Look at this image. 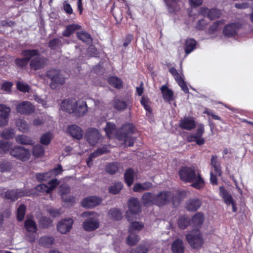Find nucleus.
Masks as SVG:
<instances>
[{"instance_id":"1","label":"nucleus","mask_w":253,"mask_h":253,"mask_svg":"<svg viewBox=\"0 0 253 253\" xmlns=\"http://www.w3.org/2000/svg\"><path fill=\"white\" fill-rule=\"evenodd\" d=\"M104 130L109 138L115 135L119 140L124 141L126 146L131 147L134 144V138L131 135L134 133L135 126L132 124H125L117 130L115 124L107 122Z\"/></svg>"},{"instance_id":"2","label":"nucleus","mask_w":253,"mask_h":253,"mask_svg":"<svg viewBox=\"0 0 253 253\" xmlns=\"http://www.w3.org/2000/svg\"><path fill=\"white\" fill-rule=\"evenodd\" d=\"M179 175L181 180L191 183V186L196 189H202L205 185L203 179L194 168H181L179 170Z\"/></svg>"},{"instance_id":"3","label":"nucleus","mask_w":253,"mask_h":253,"mask_svg":"<svg viewBox=\"0 0 253 253\" xmlns=\"http://www.w3.org/2000/svg\"><path fill=\"white\" fill-rule=\"evenodd\" d=\"M83 216L87 218L83 223V227L85 231H93L99 228L100 222L98 218V214L93 211H84Z\"/></svg>"},{"instance_id":"4","label":"nucleus","mask_w":253,"mask_h":253,"mask_svg":"<svg viewBox=\"0 0 253 253\" xmlns=\"http://www.w3.org/2000/svg\"><path fill=\"white\" fill-rule=\"evenodd\" d=\"M187 242L193 249H199L204 243L203 234L198 230H193L186 236Z\"/></svg>"},{"instance_id":"5","label":"nucleus","mask_w":253,"mask_h":253,"mask_svg":"<svg viewBox=\"0 0 253 253\" xmlns=\"http://www.w3.org/2000/svg\"><path fill=\"white\" fill-rule=\"evenodd\" d=\"M46 76L51 80L50 86L52 89H55L59 85L63 84L65 82V78L61 75L59 70L51 69L46 71Z\"/></svg>"},{"instance_id":"6","label":"nucleus","mask_w":253,"mask_h":253,"mask_svg":"<svg viewBox=\"0 0 253 253\" xmlns=\"http://www.w3.org/2000/svg\"><path fill=\"white\" fill-rule=\"evenodd\" d=\"M128 211L126 212V217L128 221L133 220L131 216L136 215L141 212V207L139 201L137 198L131 197L127 203Z\"/></svg>"},{"instance_id":"7","label":"nucleus","mask_w":253,"mask_h":253,"mask_svg":"<svg viewBox=\"0 0 253 253\" xmlns=\"http://www.w3.org/2000/svg\"><path fill=\"white\" fill-rule=\"evenodd\" d=\"M10 154L22 162L28 161L31 156L29 150L22 146H16L11 149Z\"/></svg>"},{"instance_id":"8","label":"nucleus","mask_w":253,"mask_h":253,"mask_svg":"<svg viewBox=\"0 0 253 253\" xmlns=\"http://www.w3.org/2000/svg\"><path fill=\"white\" fill-rule=\"evenodd\" d=\"M17 113L24 115H30L36 110L35 106L30 101H23L16 106Z\"/></svg>"},{"instance_id":"9","label":"nucleus","mask_w":253,"mask_h":253,"mask_svg":"<svg viewBox=\"0 0 253 253\" xmlns=\"http://www.w3.org/2000/svg\"><path fill=\"white\" fill-rule=\"evenodd\" d=\"M197 127L196 133L188 136L187 139L189 142L196 141L198 145H201L205 142V139L202 137L205 132L204 126L200 124L198 125Z\"/></svg>"},{"instance_id":"10","label":"nucleus","mask_w":253,"mask_h":253,"mask_svg":"<svg viewBox=\"0 0 253 253\" xmlns=\"http://www.w3.org/2000/svg\"><path fill=\"white\" fill-rule=\"evenodd\" d=\"M100 137L99 131L95 128H88L85 134L86 140L91 146H95L98 142Z\"/></svg>"},{"instance_id":"11","label":"nucleus","mask_w":253,"mask_h":253,"mask_svg":"<svg viewBox=\"0 0 253 253\" xmlns=\"http://www.w3.org/2000/svg\"><path fill=\"white\" fill-rule=\"evenodd\" d=\"M170 201H172L174 205L179 204V199L174 197L170 192H163L159 193V206L169 203Z\"/></svg>"},{"instance_id":"12","label":"nucleus","mask_w":253,"mask_h":253,"mask_svg":"<svg viewBox=\"0 0 253 253\" xmlns=\"http://www.w3.org/2000/svg\"><path fill=\"white\" fill-rule=\"evenodd\" d=\"M198 13L204 17L207 16L211 20L219 18L221 15L220 11L216 8L209 9L206 7H201Z\"/></svg>"},{"instance_id":"13","label":"nucleus","mask_w":253,"mask_h":253,"mask_svg":"<svg viewBox=\"0 0 253 253\" xmlns=\"http://www.w3.org/2000/svg\"><path fill=\"white\" fill-rule=\"evenodd\" d=\"M102 200L97 196H88L84 198L81 202L82 207L87 209H92L101 204Z\"/></svg>"},{"instance_id":"14","label":"nucleus","mask_w":253,"mask_h":253,"mask_svg":"<svg viewBox=\"0 0 253 253\" xmlns=\"http://www.w3.org/2000/svg\"><path fill=\"white\" fill-rule=\"evenodd\" d=\"M77 101L74 98L64 100L61 104V108L63 111L69 113H73L76 110V105Z\"/></svg>"},{"instance_id":"15","label":"nucleus","mask_w":253,"mask_h":253,"mask_svg":"<svg viewBox=\"0 0 253 253\" xmlns=\"http://www.w3.org/2000/svg\"><path fill=\"white\" fill-rule=\"evenodd\" d=\"M73 224V220L71 218L62 219L57 224V230L61 234H66L70 231Z\"/></svg>"},{"instance_id":"16","label":"nucleus","mask_w":253,"mask_h":253,"mask_svg":"<svg viewBox=\"0 0 253 253\" xmlns=\"http://www.w3.org/2000/svg\"><path fill=\"white\" fill-rule=\"evenodd\" d=\"M10 110L9 107L4 104H0V127L7 125Z\"/></svg>"},{"instance_id":"17","label":"nucleus","mask_w":253,"mask_h":253,"mask_svg":"<svg viewBox=\"0 0 253 253\" xmlns=\"http://www.w3.org/2000/svg\"><path fill=\"white\" fill-rule=\"evenodd\" d=\"M45 62L44 58L36 57L31 60L29 65L31 69L37 71L43 68L45 66Z\"/></svg>"},{"instance_id":"18","label":"nucleus","mask_w":253,"mask_h":253,"mask_svg":"<svg viewBox=\"0 0 253 253\" xmlns=\"http://www.w3.org/2000/svg\"><path fill=\"white\" fill-rule=\"evenodd\" d=\"M196 126V123L192 117H184L179 122V126L188 130L194 129Z\"/></svg>"},{"instance_id":"19","label":"nucleus","mask_w":253,"mask_h":253,"mask_svg":"<svg viewBox=\"0 0 253 253\" xmlns=\"http://www.w3.org/2000/svg\"><path fill=\"white\" fill-rule=\"evenodd\" d=\"M68 132L73 137L80 140L83 136V131L82 128L76 125L69 126L67 128Z\"/></svg>"},{"instance_id":"20","label":"nucleus","mask_w":253,"mask_h":253,"mask_svg":"<svg viewBox=\"0 0 253 253\" xmlns=\"http://www.w3.org/2000/svg\"><path fill=\"white\" fill-rule=\"evenodd\" d=\"M163 99L166 102L169 103L174 100L175 97L173 91L167 85L162 86L160 88Z\"/></svg>"},{"instance_id":"21","label":"nucleus","mask_w":253,"mask_h":253,"mask_svg":"<svg viewBox=\"0 0 253 253\" xmlns=\"http://www.w3.org/2000/svg\"><path fill=\"white\" fill-rule=\"evenodd\" d=\"M158 194L154 195L150 192L145 193L142 197V202L144 205H158Z\"/></svg>"},{"instance_id":"22","label":"nucleus","mask_w":253,"mask_h":253,"mask_svg":"<svg viewBox=\"0 0 253 253\" xmlns=\"http://www.w3.org/2000/svg\"><path fill=\"white\" fill-rule=\"evenodd\" d=\"M23 196L22 192L18 189L8 190L4 193V198L7 200H10L11 201L17 200L19 197Z\"/></svg>"},{"instance_id":"23","label":"nucleus","mask_w":253,"mask_h":253,"mask_svg":"<svg viewBox=\"0 0 253 253\" xmlns=\"http://www.w3.org/2000/svg\"><path fill=\"white\" fill-rule=\"evenodd\" d=\"M21 55L29 62L33 57L39 56L40 52L39 50L37 49H27L23 50L21 52Z\"/></svg>"},{"instance_id":"24","label":"nucleus","mask_w":253,"mask_h":253,"mask_svg":"<svg viewBox=\"0 0 253 253\" xmlns=\"http://www.w3.org/2000/svg\"><path fill=\"white\" fill-rule=\"evenodd\" d=\"M238 29L239 27L237 24H230L225 27L223 32L225 36L230 37L235 36Z\"/></svg>"},{"instance_id":"25","label":"nucleus","mask_w":253,"mask_h":253,"mask_svg":"<svg viewBox=\"0 0 253 253\" xmlns=\"http://www.w3.org/2000/svg\"><path fill=\"white\" fill-rule=\"evenodd\" d=\"M81 26L77 24H72L67 25L65 29L62 33L63 36L65 37H69L77 30L81 29Z\"/></svg>"},{"instance_id":"26","label":"nucleus","mask_w":253,"mask_h":253,"mask_svg":"<svg viewBox=\"0 0 253 253\" xmlns=\"http://www.w3.org/2000/svg\"><path fill=\"white\" fill-rule=\"evenodd\" d=\"M219 195L223 199L224 202L226 205H229L234 202L231 194L223 187L219 188Z\"/></svg>"},{"instance_id":"27","label":"nucleus","mask_w":253,"mask_h":253,"mask_svg":"<svg viewBox=\"0 0 253 253\" xmlns=\"http://www.w3.org/2000/svg\"><path fill=\"white\" fill-rule=\"evenodd\" d=\"M125 181L127 185L130 187L133 183L134 179V172L132 169H127L124 173Z\"/></svg>"},{"instance_id":"28","label":"nucleus","mask_w":253,"mask_h":253,"mask_svg":"<svg viewBox=\"0 0 253 253\" xmlns=\"http://www.w3.org/2000/svg\"><path fill=\"white\" fill-rule=\"evenodd\" d=\"M171 250L173 253H183L184 250L183 241L180 239L174 241L171 245Z\"/></svg>"},{"instance_id":"29","label":"nucleus","mask_w":253,"mask_h":253,"mask_svg":"<svg viewBox=\"0 0 253 253\" xmlns=\"http://www.w3.org/2000/svg\"><path fill=\"white\" fill-rule=\"evenodd\" d=\"M196 41L194 39H188L184 44V50L186 55L192 52L195 48Z\"/></svg>"},{"instance_id":"30","label":"nucleus","mask_w":253,"mask_h":253,"mask_svg":"<svg viewBox=\"0 0 253 253\" xmlns=\"http://www.w3.org/2000/svg\"><path fill=\"white\" fill-rule=\"evenodd\" d=\"M152 185V183L149 182H146L143 183H137L134 184L133 187V191L135 192H141L149 190L151 188Z\"/></svg>"},{"instance_id":"31","label":"nucleus","mask_w":253,"mask_h":253,"mask_svg":"<svg viewBox=\"0 0 253 253\" xmlns=\"http://www.w3.org/2000/svg\"><path fill=\"white\" fill-rule=\"evenodd\" d=\"M211 164L214 169V172L216 175H220L221 173L220 163L216 155H212L211 157Z\"/></svg>"},{"instance_id":"32","label":"nucleus","mask_w":253,"mask_h":253,"mask_svg":"<svg viewBox=\"0 0 253 253\" xmlns=\"http://www.w3.org/2000/svg\"><path fill=\"white\" fill-rule=\"evenodd\" d=\"M24 227L29 232L36 233L38 230L36 223L32 219H27L25 221Z\"/></svg>"},{"instance_id":"33","label":"nucleus","mask_w":253,"mask_h":253,"mask_svg":"<svg viewBox=\"0 0 253 253\" xmlns=\"http://www.w3.org/2000/svg\"><path fill=\"white\" fill-rule=\"evenodd\" d=\"M201 204V203L198 199H190L187 203L186 208L189 211H195L200 207Z\"/></svg>"},{"instance_id":"34","label":"nucleus","mask_w":253,"mask_h":253,"mask_svg":"<svg viewBox=\"0 0 253 253\" xmlns=\"http://www.w3.org/2000/svg\"><path fill=\"white\" fill-rule=\"evenodd\" d=\"M87 111V106L85 101H82V103L78 106V104L76 105V110L74 112L76 115L79 117H81L84 115Z\"/></svg>"},{"instance_id":"35","label":"nucleus","mask_w":253,"mask_h":253,"mask_svg":"<svg viewBox=\"0 0 253 253\" xmlns=\"http://www.w3.org/2000/svg\"><path fill=\"white\" fill-rule=\"evenodd\" d=\"M113 106L114 109L120 111H123L127 108V104L124 100L115 99L113 102Z\"/></svg>"},{"instance_id":"36","label":"nucleus","mask_w":253,"mask_h":253,"mask_svg":"<svg viewBox=\"0 0 253 253\" xmlns=\"http://www.w3.org/2000/svg\"><path fill=\"white\" fill-rule=\"evenodd\" d=\"M108 215L110 217L114 220L119 221L122 219V213L117 208L111 209L108 211Z\"/></svg>"},{"instance_id":"37","label":"nucleus","mask_w":253,"mask_h":253,"mask_svg":"<svg viewBox=\"0 0 253 253\" xmlns=\"http://www.w3.org/2000/svg\"><path fill=\"white\" fill-rule=\"evenodd\" d=\"M16 140L18 143L22 145H33L34 142L30 137L25 135H19L16 137Z\"/></svg>"},{"instance_id":"38","label":"nucleus","mask_w":253,"mask_h":253,"mask_svg":"<svg viewBox=\"0 0 253 253\" xmlns=\"http://www.w3.org/2000/svg\"><path fill=\"white\" fill-rule=\"evenodd\" d=\"M54 239L52 236H43L40 238V244L45 248H50L53 244Z\"/></svg>"},{"instance_id":"39","label":"nucleus","mask_w":253,"mask_h":253,"mask_svg":"<svg viewBox=\"0 0 253 253\" xmlns=\"http://www.w3.org/2000/svg\"><path fill=\"white\" fill-rule=\"evenodd\" d=\"M120 167V164L117 162H112L108 164L105 167L106 171L110 174H115L119 169Z\"/></svg>"},{"instance_id":"40","label":"nucleus","mask_w":253,"mask_h":253,"mask_svg":"<svg viewBox=\"0 0 253 253\" xmlns=\"http://www.w3.org/2000/svg\"><path fill=\"white\" fill-rule=\"evenodd\" d=\"M109 84L117 89H121L123 87V82L122 80L117 77H111L108 78Z\"/></svg>"},{"instance_id":"41","label":"nucleus","mask_w":253,"mask_h":253,"mask_svg":"<svg viewBox=\"0 0 253 253\" xmlns=\"http://www.w3.org/2000/svg\"><path fill=\"white\" fill-rule=\"evenodd\" d=\"M204 214L201 212L196 213L192 217L191 223L195 226H200L204 220Z\"/></svg>"},{"instance_id":"42","label":"nucleus","mask_w":253,"mask_h":253,"mask_svg":"<svg viewBox=\"0 0 253 253\" xmlns=\"http://www.w3.org/2000/svg\"><path fill=\"white\" fill-rule=\"evenodd\" d=\"M140 104L150 114L152 113V109L151 107V102L147 96H143L140 100Z\"/></svg>"},{"instance_id":"43","label":"nucleus","mask_w":253,"mask_h":253,"mask_svg":"<svg viewBox=\"0 0 253 253\" xmlns=\"http://www.w3.org/2000/svg\"><path fill=\"white\" fill-rule=\"evenodd\" d=\"M129 235L126 239L127 244L131 246H134L139 241V236L134 232L129 233Z\"/></svg>"},{"instance_id":"44","label":"nucleus","mask_w":253,"mask_h":253,"mask_svg":"<svg viewBox=\"0 0 253 253\" xmlns=\"http://www.w3.org/2000/svg\"><path fill=\"white\" fill-rule=\"evenodd\" d=\"M32 154L36 157H42L44 154V148L41 145H35L33 148Z\"/></svg>"},{"instance_id":"45","label":"nucleus","mask_w":253,"mask_h":253,"mask_svg":"<svg viewBox=\"0 0 253 253\" xmlns=\"http://www.w3.org/2000/svg\"><path fill=\"white\" fill-rule=\"evenodd\" d=\"M16 126L18 129L22 132H27L29 130V126L28 124L23 119H18L16 121Z\"/></svg>"},{"instance_id":"46","label":"nucleus","mask_w":253,"mask_h":253,"mask_svg":"<svg viewBox=\"0 0 253 253\" xmlns=\"http://www.w3.org/2000/svg\"><path fill=\"white\" fill-rule=\"evenodd\" d=\"M173 77L182 90L185 93H188L189 91L188 88L181 75L178 73Z\"/></svg>"},{"instance_id":"47","label":"nucleus","mask_w":253,"mask_h":253,"mask_svg":"<svg viewBox=\"0 0 253 253\" xmlns=\"http://www.w3.org/2000/svg\"><path fill=\"white\" fill-rule=\"evenodd\" d=\"M143 227V224L138 221L132 222L129 227L128 232L135 233L136 231H139L141 230Z\"/></svg>"},{"instance_id":"48","label":"nucleus","mask_w":253,"mask_h":253,"mask_svg":"<svg viewBox=\"0 0 253 253\" xmlns=\"http://www.w3.org/2000/svg\"><path fill=\"white\" fill-rule=\"evenodd\" d=\"M26 207L24 204L20 205L17 211V219L18 221H22L25 215Z\"/></svg>"},{"instance_id":"49","label":"nucleus","mask_w":253,"mask_h":253,"mask_svg":"<svg viewBox=\"0 0 253 253\" xmlns=\"http://www.w3.org/2000/svg\"><path fill=\"white\" fill-rule=\"evenodd\" d=\"M11 144L8 141L0 140V154H4L11 150Z\"/></svg>"},{"instance_id":"50","label":"nucleus","mask_w":253,"mask_h":253,"mask_svg":"<svg viewBox=\"0 0 253 253\" xmlns=\"http://www.w3.org/2000/svg\"><path fill=\"white\" fill-rule=\"evenodd\" d=\"M39 222L42 228H47L52 225V220L49 217L42 216L40 219Z\"/></svg>"},{"instance_id":"51","label":"nucleus","mask_w":253,"mask_h":253,"mask_svg":"<svg viewBox=\"0 0 253 253\" xmlns=\"http://www.w3.org/2000/svg\"><path fill=\"white\" fill-rule=\"evenodd\" d=\"M29 62L25 58H16L14 60V63L16 67L18 68L23 69L25 68Z\"/></svg>"},{"instance_id":"52","label":"nucleus","mask_w":253,"mask_h":253,"mask_svg":"<svg viewBox=\"0 0 253 253\" xmlns=\"http://www.w3.org/2000/svg\"><path fill=\"white\" fill-rule=\"evenodd\" d=\"M123 188V184L121 182H117L110 186L109 189V191L110 193L117 194L120 192Z\"/></svg>"},{"instance_id":"53","label":"nucleus","mask_w":253,"mask_h":253,"mask_svg":"<svg viewBox=\"0 0 253 253\" xmlns=\"http://www.w3.org/2000/svg\"><path fill=\"white\" fill-rule=\"evenodd\" d=\"M77 37L79 40L85 42H88L90 40H91L90 35L87 32L84 31H81L80 32H78L77 33Z\"/></svg>"},{"instance_id":"54","label":"nucleus","mask_w":253,"mask_h":253,"mask_svg":"<svg viewBox=\"0 0 253 253\" xmlns=\"http://www.w3.org/2000/svg\"><path fill=\"white\" fill-rule=\"evenodd\" d=\"M52 139L51 133L49 132L42 134L40 139V142L44 145H48Z\"/></svg>"},{"instance_id":"55","label":"nucleus","mask_w":253,"mask_h":253,"mask_svg":"<svg viewBox=\"0 0 253 253\" xmlns=\"http://www.w3.org/2000/svg\"><path fill=\"white\" fill-rule=\"evenodd\" d=\"M15 134L13 129L4 130L0 134V136L5 139H10L14 137Z\"/></svg>"},{"instance_id":"56","label":"nucleus","mask_w":253,"mask_h":253,"mask_svg":"<svg viewBox=\"0 0 253 253\" xmlns=\"http://www.w3.org/2000/svg\"><path fill=\"white\" fill-rule=\"evenodd\" d=\"M223 23L222 21H217L214 23L212 25H211L209 30V33L210 34H212L221 28V25L223 24Z\"/></svg>"},{"instance_id":"57","label":"nucleus","mask_w":253,"mask_h":253,"mask_svg":"<svg viewBox=\"0 0 253 253\" xmlns=\"http://www.w3.org/2000/svg\"><path fill=\"white\" fill-rule=\"evenodd\" d=\"M16 86L18 90L24 93L29 92L30 89L28 84H25L21 82H17Z\"/></svg>"},{"instance_id":"58","label":"nucleus","mask_w":253,"mask_h":253,"mask_svg":"<svg viewBox=\"0 0 253 253\" xmlns=\"http://www.w3.org/2000/svg\"><path fill=\"white\" fill-rule=\"evenodd\" d=\"M61 41L58 38H54L48 42V47L52 50H54L58 45H61Z\"/></svg>"},{"instance_id":"59","label":"nucleus","mask_w":253,"mask_h":253,"mask_svg":"<svg viewBox=\"0 0 253 253\" xmlns=\"http://www.w3.org/2000/svg\"><path fill=\"white\" fill-rule=\"evenodd\" d=\"M189 219L184 216L179 218L178 221V225L181 229H185L189 225Z\"/></svg>"},{"instance_id":"60","label":"nucleus","mask_w":253,"mask_h":253,"mask_svg":"<svg viewBox=\"0 0 253 253\" xmlns=\"http://www.w3.org/2000/svg\"><path fill=\"white\" fill-rule=\"evenodd\" d=\"M209 22L205 18L199 20L197 24L196 28L197 30H202L204 29L208 25Z\"/></svg>"},{"instance_id":"61","label":"nucleus","mask_w":253,"mask_h":253,"mask_svg":"<svg viewBox=\"0 0 253 253\" xmlns=\"http://www.w3.org/2000/svg\"><path fill=\"white\" fill-rule=\"evenodd\" d=\"M50 176V174L48 172L45 173H37L36 174V178L37 180L42 182L43 181L47 180V178Z\"/></svg>"},{"instance_id":"62","label":"nucleus","mask_w":253,"mask_h":253,"mask_svg":"<svg viewBox=\"0 0 253 253\" xmlns=\"http://www.w3.org/2000/svg\"><path fill=\"white\" fill-rule=\"evenodd\" d=\"M36 189L37 191L42 193H46L47 194H50V192L49 191L48 186L45 184H41L36 186Z\"/></svg>"},{"instance_id":"63","label":"nucleus","mask_w":253,"mask_h":253,"mask_svg":"<svg viewBox=\"0 0 253 253\" xmlns=\"http://www.w3.org/2000/svg\"><path fill=\"white\" fill-rule=\"evenodd\" d=\"M149 247L146 245H140L136 247L135 252L137 253H147L148 251Z\"/></svg>"},{"instance_id":"64","label":"nucleus","mask_w":253,"mask_h":253,"mask_svg":"<svg viewBox=\"0 0 253 253\" xmlns=\"http://www.w3.org/2000/svg\"><path fill=\"white\" fill-rule=\"evenodd\" d=\"M70 192V188L69 186L66 185H61L60 193L61 197L66 196Z\"/></svg>"}]
</instances>
